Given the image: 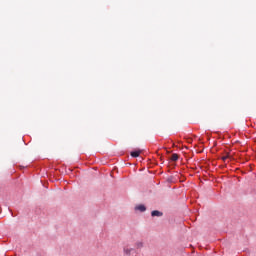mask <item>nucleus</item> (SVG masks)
I'll use <instances>...</instances> for the list:
<instances>
[{
	"instance_id": "obj_1",
	"label": "nucleus",
	"mask_w": 256,
	"mask_h": 256,
	"mask_svg": "<svg viewBox=\"0 0 256 256\" xmlns=\"http://www.w3.org/2000/svg\"><path fill=\"white\" fill-rule=\"evenodd\" d=\"M132 251H135V249L131 248L129 245L123 247V253L125 256H131Z\"/></svg>"
},
{
	"instance_id": "obj_2",
	"label": "nucleus",
	"mask_w": 256,
	"mask_h": 256,
	"mask_svg": "<svg viewBox=\"0 0 256 256\" xmlns=\"http://www.w3.org/2000/svg\"><path fill=\"white\" fill-rule=\"evenodd\" d=\"M135 211H139L140 213H145V211H147V207L144 204H139L135 206Z\"/></svg>"
},
{
	"instance_id": "obj_3",
	"label": "nucleus",
	"mask_w": 256,
	"mask_h": 256,
	"mask_svg": "<svg viewBox=\"0 0 256 256\" xmlns=\"http://www.w3.org/2000/svg\"><path fill=\"white\" fill-rule=\"evenodd\" d=\"M151 216L152 217H163V212L159 211V210H153L151 212Z\"/></svg>"
},
{
	"instance_id": "obj_4",
	"label": "nucleus",
	"mask_w": 256,
	"mask_h": 256,
	"mask_svg": "<svg viewBox=\"0 0 256 256\" xmlns=\"http://www.w3.org/2000/svg\"><path fill=\"white\" fill-rule=\"evenodd\" d=\"M131 157L137 158L141 155V150H134L130 153Z\"/></svg>"
},
{
	"instance_id": "obj_5",
	"label": "nucleus",
	"mask_w": 256,
	"mask_h": 256,
	"mask_svg": "<svg viewBox=\"0 0 256 256\" xmlns=\"http://www.w3.org/2000/svg\"><path fill=\"white\" fill-rule=\"evenodd\" d=\"M136 249H143L145 247V243L143 241H138L135 244Z\"/></svg>"
},
{
	"instance_id": "obj_6",
	"label": "nucleus",
	"mask_w": 256,
	"mask_h": 256,
	"mask_svg": "<svg viewBox=\"0 0 256 256\" xmlns=\"http://www.w3.org/2000/svg\"><path fill=\"white\" fill-rule=\"evenodd\" d=\"M179 160V155L177 154H172L171 156V161H178Z\"/></svg>"
}]
</instances>
